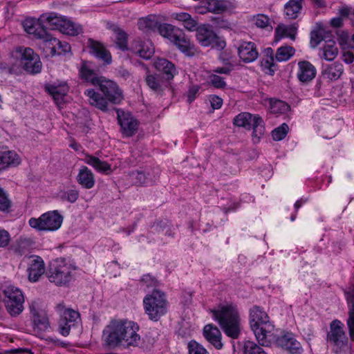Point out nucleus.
<instances>
[{
    "mask_svg": "<svg viewBox=\"0 0 354 354\" xmlns=\"http://www.w3.org/2000/svg\"><path fill=\"white\" fill-rule=\"evenodd\" d=\"M50 327L48 319L45 316L35 315L33 319V331L36 336L40 337Z\"/></svg>",
    "mask_w": 354,
    "mask_h": 354,
    "instance_id": "obj_36",
    "label": "nucleus"
},
{
    "mask_svg": "<svg viewBox=\"0 0 354 354\" xmlns=\"http://www.w3.org/2000/svg\"><path fill=\"white\" fill-rule=\"evenodd\" d=\"M80 74L83 80L90 82L93 86H98L100 81L104 78L103 76H97L96 73L86 64H82L80 71Z\"/></svg>",
    "mask_w": 354,
    "mask_h": 354,
    "instance_id": "obj_33",
    "label": "nucleus"
},
{
    "mask_svg": "<svg viewBox=\"0 0 354 354\" xmlns=\"http://www.w3.org/2000/svg\"><path fill=\"white\" fill-rule=\"evenodd\" d=\"M28 279L36 282L45 272V266L43 259L39 256H35L30 260L28 267Z\"/></svg>",
    "mask_w": 354,
    "mask_h": 354,
    "instance_id": "obj_21",
    "label": "nucleus"
},
{
    "mask_svg": "<svg viewBox=\"0 0 354 354\" xmlns=\"http://www.w3.org/2000/svg\"><path fill=\"white\" fill-rule=\"evenodd\" d=\"M172 17L183 22L184 27L189 30H193L196 28V21L189 13L176 12L172 14Z\"/></svg>",
    "mask_w": 354,
    "mask_h": 354,
    "instance_id": "obj_38",
    "label": "nucleus"
},
{
    "mask_svg": "<svg viewBox=\"0 0 354 354\" xmlns=\"http://www.w3.org/2000/svg\"><path fill=\"white\" fill-rule=\"evenodd\" d=\"M57 309L60 313L58 322V332L66 337L70 334L71 329L80 322V315L78 311L71 308H64L59 305Z\"/></svg>",
    "mask_w": 354,
    "mask_h": 354,
    "instance_id": "obj_13",
    "label": "nucleus"
},
{
    "mask_svg": "<svg viewBox=\"0 0 354 354\" xmlns=\"http://www.w3.org/2000/svg\"><path fill=\"white\" fill-rule=\"evenodd\" d=\"M91 53L97 58L102 59L104 63L109 64L111 62V55L104 46L94 40H89Z\"/></svg>",
    "mask_w": 354,
    "mask_h": 354,
    "instance_id": "obj_30",
    "label": "nucleus"
},
{
    "mask_svg": "<svg viewBox=\"0 0 354 354\" xmlns=\"http://www.w3.org/2000/svg\"><path fill=\"white\" fill-rule=\"evenodd\" d=\"M129 176L133 183L136 185H144L147 179V176L142 171H133L129 173Z\"/></svg>",
    "mask_w": 354,
    "mask_h": 354,
    "instance_id": "obj_51",
    "label": "nucleus"
},
{
    "mask_svg": "<svg viewBox=\"0 0 354 354\" xmlns=\"http://www.w3.org/2000/svg\"><path fill=\"white\" fill-rule=\"evenodd\" d=\"M141 281L143 284L146 285L147 288L156 287L158 285L156 279L149 274L143 275Z\"/></svg>",
    "mask_w": 354,
    "mask_h": 354,
    "instance_id": "obj_56",
    "label": "nucleus"
},
{
    "mask_svg": "<svg viewBox=\"0 0 354 354\" xmlns=\"http://www.w3.org/2000/svg\"><path fill=\"white\" fill-rule=\"evenodd\" d=\"M76 179L83 188L87 189L93 188L95 183L93 173L86 166H82L80 169Z\"/></svg>",
    "mask_w": 354,
    "mask_h": 354,
    "instance_id": "obj_26",
    "label": "nucleus"
},
{
    "mask_svg": "<svg viewBox=\"0 0 354 354\" xmlns=\"http://www.w3.org/2000/svg\"><path fill=\"white\" fill-rule=\"evenodd\" d=\"M198 88H195V87H193L189 90L187 97H188V100L189 102H192V101L194 100V99L196 97V94L198 92Z\"/></svg>",
    "mask_w": 354,
    "mask_h": 354,
    "instance_id": "obj_63",
    "label": "nucleus"
},
{
    "mask_svg": "<svg viewBox=\"0 0 354 354\" xmlns=\"http://www.w3.org/2000/svg\"><path fill=\"white\" fill-rule=\"evenodd\" d=\"M37 39H39V48L46 57L65 55L71 50V46L68 43L61 41L48 33L46 29L41 30L37 33Z\"/></svg>",
    "mask_w": 354,
    "mask_h": 354,
    "instance_id": "obj_8",
    "label": "nucleus"
},
{
    "mask_svg": "<svg viewBox=\"0 0 354 354\" xmlns=\"http://www.w3.org/2000/svg\"><path fill=\"white\" fill-rule=\"evenodd\" d=\"M196 39L204 47L212 46L218 50H223L226 43L218 37L209 24H202L196 28Z\"/></svg>",
    "mask_w": 354,
    "mask_h": 354,
    "instance_id": "obj_11",
    "label": "nucleus"
},
{
    "mask_svg": "<svg viewBox=\"0 0 354 354\" xmlns=\"http://www.w3.org/2000/svg\"><path fill=\"white\" fill-rule=\"evenodd\" d=\"M115 37V44L122 50H127V35L121 29L114 30Z\"/></svg>",
    "mask_w": 354,
    "mask_h": 354,
    "instance_id": "obj_48",
    "label": "nucleus"
},
{
    "mask_svg": "<svg viewBox=\"0 0 354 354\" xmlns=\"http://www.w3.org/2000/svg\"><path fill=\"white\" fill-rule=\"evenodd\" d=\"M243 354H268L263 348L252 341H245L243 347Z\"/></svg>",
    "mask_w": 354,
    "mask_h": 354,
    "instance_id": "obj_45",
    "label": "nucleus"
},
{
    "mask_svg": "<svg viewBox=\"0 0 354 354\" xmlns=\"http://www.w3.org/2000/svg\"><path fill=\"white\" fill-rule=\"evenodd\" d=\"M354 8L343 6L339 10V17L343 18H346L350 17L351 15L353 16Z\"/></svg>",
    "mask_w": 354,
    "mask_h": 354,
    "instance_id": "obj_58",
    "label": "nucleus"
},
{
    "mask_svg": "<svg viewBox=\"0 0 354 354\" xmlns=\"http://www.w3.org/2000/svg\"><path fill=\"white\" fill-rule=\"evenodd\" d=\"M5 305L11 315H17L24 310V296L21 291L14 286H8L4 291Z\"/></svg>",
    "mask_w": 354,
    "mask_h": 354,
    "instance_id": "obj_14",
    "label": "nucleus"
},
{
    "mask_svg": "<svg viewBox=\"0 0 354 354\" xmlns=\"http://www.w3.org/2000/svg\"><path fill=\"white\" fill-rule=\"evenodd\" d=\"M100 90L104 94V97L93 88L84 91L85 95L91 105L104 111L108 109V102L118 104L124 99L122 91L113 81L104 77L98 84Z\"/></svg>",
    "mask_w": 354,
    "mask_h": 354,
    "instance_id": "obj_2",
    "label": "nucleus"
},
{
    "mask_svg": "<svg viewBox=\"0 0 354 354\" xmlns=\"http://www.w3.org/2000/svg\"><path fill=\"white\" fill-rule=\"evenodd\" d=\"M239 58L245 63L252 62L258 57L259 53L254 43L241 41L237 46Z\"/></svg>",
    "mask_w": 354,
    "mask_h": 354,
    "instance_id": "obj_18",
    "label": "nucleus"
},
{
    "mask_svg": "<svg viewBox=\"0 0 354 354\" xmlns=\"http://www.w3.org/2000/svg\"><path fill=\"white\" fill-rule=\"evenodd\" d=\"M342 59L347 64H351L354 61V55L350 51L344 52L342 55Z\"/></svg>",
    "mask_w": 354,
    "mask_h": 354,
    "instance_id": "obj_61",
    "label": "nucleus"
},
{
    "mask_svg": "<svg viewBox=\"0 0 354 354\" xmlns=\"http://www.w3.org/2000/svg\"><path fill=\"white\" fill-rule=\"evenodd\" d=\"M203 335L205 339L216 349L223 348L221 342L222 335L220 330L212 324H207L203 328Z\"/></svg>",
    "mask_w": 354,
    "mask_h": 354,
    "instance_id": "obj_23",
    "label": "nucleus"
},
{
    "mask_svg": "<svg viewBox=\"0 0 354 354\" xmlns=\"http://www.w3.org/2000/svg\"><path fill=\"white\" fill-rule=\"evenodd\" d=\"M155 68L164 73L167 80H171L178 74L175 65L170 61L164 58H158L154 62Z\"/></svg>",
    "mask_w": 354,
    "mask_h": 354,
    "instance_id": "obj_29",
    "label": "nucleus"
},
{
    "mask_svg": "<svg viewBox=\"0 0 354 354\" xmlns=\"http://www.w3.org/2000/svg\"><path fill=\"white\" fill-rule=\"evenodd\" d=\"M270 111L273 113H284L289 111L290 106L281 100H271L270 106Z\"/></svg>",
    "mask_w": 354,
    "mask_h": 354,
    "instance_id": "obj_47",
    "label": "nucleus"
},
{
    "mask_svg": "<svg viewBox=\"0 0 354 354\" xmlns=\"http://www.w3.org/2000/svg\"><path fill=\"white\" fill-rule=\"evenodd\" d=\"M17 57L25 71L32 74L41 72L42 64L39 56L28 47H19L16 49Z\"/></svg>",
    "mask_w": 354,
    "mask_h": 354,
    "instance_id": "obj_12",
    "label": "nucleus"
},
{
    "mask_svg": "<svg viewBox=\"0 0 354 354\" xmlns=\"http://www.w3.org/2000/svg\"><path fill=\"white\" fill-rule=\"evenodd\" d=\"M295 50L290 46L279 47L276 53L275 59L278 62H286L290 59L295 54Z\"/></svg>",
    "mask_w": 354,
    "mask_h": 354,
    "instance_id": "obj_41",
    "label": "nucleus"
},
{
    "mask_svg": "<svg viewBox=\"0 0 354 354\" xmlns=\"http://www.w3.org/2000/svg\"><path fill=\"white\" fill-rule=\"evenodd\" d=\"M317 70L310 62L302 60L297 63V77L302 83L311 82L316 76Z\"/></svg>",
    "mask_w": 354,
    "mask_h": 354,
    "instance_id": "obj_20",
    "label": "nucleus"
},
{
    "mask_svg": "<svg viewBox=\"0 0 354 354\" xmlns=\"http://www.w3.org/2000/svg\"><path fill=\"white\" fill-rule=\"evenodd\" d=\"M139 29L148 31L154 29L157 26V21L151 17L140 19L138 23Z\"/></svg>",
    "mask_w": 354,
    "mask_h": 354,
    "instance_id": "obj_50",
    "label": "nucleus"
},
{
    "mask_svg": "<svg viewBox=\"0 0 354 354\" xmlns=\"http://www.w3.org/2000/svg\"><path fill=\"white\" fill-rule=\"evenodd\" d=\"M261 67L269 75H273L275 70L274 58L273 50L271 48H267L264 51V57L261 60Z\"/></svg>",
    "mask_w": 354,
    "mask_h": 354,
    "instance_id": "obj_34",
    "label": "nucleus"
},
{
    "mask_svg": "<svg viewBox=\"0 0 354 354\" xmlns=\"http://www.w3.org/2000/svg\"><path fill=\"white\" fill-rule=\"evenodd\" d=\"M11 205L10 199L3 189L0 186V210L8 211Z\"/></svg>",
    "mask_w": 354,
    "mask_h": 354,
    "instance_id": "obj_53",
    "label": "nucleus"
},
{
    "mask_svg": "<svg viewBox=\"0 0 354 354\" xmlns=\"http://www.w3.org/2000/svg\"><path fill=\"white\" fill-rule=\"evenodd\" d=\"M342 24L343 20L340 17H334L330 21L331 26L335 28L341 27L342 26Z\"/></svg>",
    "mask_w": 354,
    "mask_h": 354,
    "instance_id": "obj_62",
    "label": "nucleus"
},
{
    "mask_svg": "<svg viewBox=\"0 0 354 354\" xmlns=\"http://www.w3.org/2000/svg\"><path fill=\"white\" fill-rule=\"evenodd\" d=\"M303 8V0H289L284 6L286 17L290 19H295L301 15Z\"/></svg>",
    "mask_w": 354,
    "mask_h": 354,
    "instance_id": "obj_32",
    "label": "nucleus"
},
{
    "mask_svg": "<svg viewBox=\"0 0 354 354\" xmlns=\"http://www.w3.org/2000/svg\"><path fill=\"white\" fill-rule=\"evenodd\" d=\"M209 102L214 109H220L223 104V100L217 95H211L209 97Z\"/></svg>",
    "mask_w": 354,
    "mask_h": 354,
    "instance_id": "obj_57",
    "label": "nucleus"
},
{
    "mask_svg": "<svg viewBox=\"0 0 354 354\" xmlns=\"http://www.w3.org/2000/svg\"><path fill=\"white\" fill-rule=\"evenodd\" d=\"M158 29L161 36L168 39L170 41L174 38L173 35H176V31H178L179 30V28H177L175 26L168 24L159 25Z\"/></svg>",
    "mask_w": 354,
    "mask_h": 354,
    "instance_id": "obj_46",
    "label": "nucleus"
},
{
    "mask_svg": "<svg viewBox=\"0 0 354 354\" xmlns=\"http://www.w3.org/2000/svg\"><path fill=\"white\" fill-rule=\"evenodd\" d=\"M145 81L149 88L157 94H160L163 91V80L157 75L149 74L146 76Z\"/></svg>",
    "mask_w": 354,
    "mask_h": 354,
    "instance_id": "obj_37",
    "label": "nucleus"
},
{
    "mask_svg": "<svg viewBox=\"0 0 354 354\" xmlns=\"http://www.w3.org/2000/svg\"><path fill=\"white\" fill-rule=\"evenodd\" d=\"M76 266L63 258L51 261L47 277L51 283L57 286H65L73 279Z\"/></svg>",
    "mask_w": 354,
    "mask_h": 354,
    "instance_id": "obj_5",
    "label": "nucleus"
},
{
    "mask_svg": "<svg viewBox=\"0 0 354 354\" xmlns=\"http://www.w3.org/2000/svg\"><path fill=\"white\" fill-rule=\"evenodd\" d=\"M118 122L122 133L127 136H132L138 129V121L129 113L118 111Z\"/></svg>",
    "mask_w": 354,
    "mask_h": 354,
    "instance_id": "obj_17",
    "label": "nucleus"
},
{
    "mask_svg": "<svg viewBox=\"0 0 354 354\" xmlns=\"http://www.w3.org/2000/svg\"><path fill=\"white\" fill-rule=\"evenodd\" d=\"M174 38L171 41L183 53L187 56L192 57L195 54V48L194 44L182 30L179 29L176 31V35H173Z\"/></svg>",
    "mask_w": 354,
    "mask_h": 354,
    "instance_id": "obj_16",
    "label": "nucleus"
},
{
    "mask_svg": "<svg viewBox=\"0 0 354 354\" xmlns=\"http://www.w3.org/2000/svg\"><path fill=\"white\" fill-rule=\"evenodd\" d=\"M289 131V127L287 124L283 123L279 127L274 129L272 131V136L274 140L279 141L285 138L288 132Z\"/></svg>",
    "mask_w": 354,
    "mask_h": 354,
    "instance_id": "obj_49",
    "label": "nucleus"
},
{
    "mask_svg": "<svg viewBox=\"0 0 354 354\" xmlns=\"http://www.w3.org/2000/svg\"><path fill=\"white\" fill-rule=\"evenodd\" d=\"M187 347L189 354H209L207 351L195 340L190 341Z\"/></svg>",
    "mask_w": 354,
    "mask_h": 354,
    "instance_id": "obj_52",
    "label": "nucleus"
},
{
    "mask_svg": "<svg viewBox=\"0 0 354 354\" xmlns=\"http://www.w3.org/2000/svg\"><path fill=\"white\" fill-rule=\"evenodd\" d=\"M344 72L343 65L339 62L330 64H323L322 74L324 78L330 80H338Z\"/></svg>",
    "mask_w": 354,
    "mask_h": 354,
    "instance_id": "obj_27",
    "label": "nucleus"
},
{
    "mask_svg": "<svg viewBox=\"0 0 354 354\" xmlns=\"http://www.w3.org/2000/svg\"><path fill=\"white\" fill-rule=\"evenodd\" d=\"M211 312L226 335L232 339L239 337L241 333V316L236 304H222Z\"/></svg>",
    "mask_w": 354,
    "mask_h": 354,
    "instance_id": "obj_3",
    "label": "nucleus"
},
{
    "mask_svg": "<svg viewBox=\"0 0 354 354\" xmlns=\"http://www.w3.org/2000/svg\"><path fill=\"white\" fill-rule=\"evenodd\" d=\"M46 89L52 95L55 102L60 104L63 102L69 88L66 83L62 82L59 84H50L46 87Z\"/></svg>",
    "mask_w": 354,
    "mask_h": 354,
    "instance_id": "obj_28",
    "label": "nucleus"
},
{
    "mask_svg": "<svg viewBox=\"0 0 354 354\" xmlns=\"http://www.w3.org/2000/svg\"><path fill=\"white\" fill-rule=\"evenodd\" d=\"M277 343L279 346L286 350L290 354H299L302 351L300 343L290 333L279 337Z\"/></svg>",
    "mask_w": 354,
    "mask_h": 354,
    "instance_id": "obj_22",
    "label": "nucleus"
},
{
    "mask_svg": "<svg viewBox=\"0 0 354 354\" xmlns=\"http://www.w3.org/2000/svg\"><path fill=\"white\" fill-rule=\"evenodd\" d=\"M233 123L237 127H244L247 129H252V136L254 143H258L261 137L264 134L263 121L257 115H252L247 112L241 113L234 118Z\"/></svg>",
    "mask_w": 354,
    "mask_h": 354,
    "instance_id": "obj_10",
    "label": "nucleus"
},
{
    "mask_svg": "<svg viewBox=\"0 0 354 354\" xmlns=\"http://www.w3.org/2000/svg\"><path fill=\"white\" fill-rule=\"evenodd\" d=\"M297 33V28L293 25L280 24L275 29V37L279 40L284 37H288L294 40Z\"/></svg>",
    "mask_w": 354,
    "mask_h": 354,
    "instance_id": "obj_35",
    "label": "nucleus"
},
{
    "mask_svg": "<svg viewBox=\"0 0 354 354\" xmlns=\"http://www.w3.org/2000/svg\"><path fill=\"white\" fill-rule=\"evenodd\" d=\"M64 217L57 210L48 211L39 218H30L29 225L37 231L54 232L59 229Z\"/></svg>",
    "mask_w": 354,
    "mask_h": 354,
    "instance_id": "obj_9",
    "label": "nucleus"
},
{
    "mask_svg": "<svg viewBox=\"0 0 354 354\" xmlns=\"http://www.w3.org/2000/svg\"><path fill=\"white\" fill-rule=\"evenodd\" d=\"M57 197L62 201L74 203L79 198V192L76 189L61 190L58 192Z\"/></svg>",
    "mask_w": 354,
    "mask_h": 354,
    "instance_id": "obj_44",
    "label": "nucleus"
},
{
    "mask_svg": "<svg viewBox=\"0 0 354 354\" xmlns=\"http://www.w3.org/2000/svg\"><path fill=\"white\" fill-rule=\"evenodd\" d=\"M131 50L140 57L149 59L154 53V47L149 40L136 39L131 44Z\"/></svg>",
    "mask_w": 354,
    "mask_h": 354,
    "instance_id": "obj_19",
    "label": "nucleus"
},
{
    "mask_svg": "<svg viewBox=\"0 0 354 354\" xmlns=\"http://www.w3.org/2000/svg\"><path fill=\"white\" fill-rule=\"evenodd\" d=\"M322 41L321 37L319 35L318 32L316 31H313L311 32L310 36V44L313 47L317 46L319 44H320Z\"/></svg>",
    "mask_w": 354,
    "mask_h": 354,
    "instance_id": "obj_60",
    "label": "nucleus"
},
{
    "mask_svg": "<svg viewBox=\"0 0 354 354\" xmlns=\"http://www.w3.org/2000/svg\"><path fill=\"white\" fill-rule=\"evenodd\" d=\"M232 70L233 66L231 64H229L222 67H217L214 70V71L220 74H229Z\"/></svg>",
    "mask_w": 354,
    "mask_h": 354,
    "instance_id": "obj_59",
    "label": "nucleus"
},
{
    "mask_svg": "<svg viewBox=\"0 0 354 354\" xmlns=\"http://www.w3.org/2000/svg\"><path fill=\"white\" fill-rule=\"evenodd\" d=\"M206 10L210 12L220 14L227 10V5L224 0H207Z\"/></svg>",
    "mask_w": 354,
    "mask_h": 354,
    "instance_id": "obj_40",
    "label": "nucleus"
},
{
    "mask_svg": "<svg viewBox=\"0 0 354 354\" xmlns=\"http://www.w3.org/2000/svg\"><path fill=\"white\" fill-rule=\"evenodd\" d=\"M338 54V49L333 40H328L319 48L318 53L321 59L333 61Z\"/></svg>",
    "mask_w": 354,
    "mask_h": 354,
    "instance_id": "obj_31",
    "label": "nucleus"
},
{
    "mask_svg": "<svg viewBox=\"0 0 354 354\" xmlns=\"http://www.w3.org/2000/svg\"><path fill=\"white\" fill-rule=\"evenodd\" d=\"M250 326L259 344L263 346L269 345L268 339L272 335L274 326L264 309L259 306H252L249 311Z\"/></svg>",
    "mask_w": 354,
    "mask_h": 354,
    "instance_id": "obj_4",
    "label": "nucleus"
},
{
    "mask_svg": "<svg viewBox=\"0 0 354 354\" xmlns=\"http://www.w3.org/2000/svg\"><path fill=\"white\" fill-rule=\"evenodd\" d=\"M143 307L149 319L157 322L167 311V301L165 294L158 290H153L143 299Z\"/></svg>",
    "mask_w": 354,
    "mask_h": 354,
    "instance_id": "obj_7",
    "label": "nucleus"
},
{
    "mask_svg": "<svg viewBox=\"0 0 354 354\" xmlns=\"http://www.w3.org/2000/svg\"><path fill=\"white\" fill-rule=\"evenodd\" d=\"M344 324L339 320H334L330 323L328 340L337 346H342L347 342V337L343 329Z\"/></svg>",
    "mask_w": 354,
    "mask_h": 354,
    "instance_id": "obj_15",
    "label": "nucleus"
},
{
    "mask_svg": "<svg viewBox=\"0 0 354 354\" xmlns=\"http://www.w3.org/2000/svg\"><path fill=\"white\" fill-rule=\"evenodd\" d=\"M10 242V235L9 232L4 229H0V248L7 247Z\"/></svg>",
    "mask_w": 354,
    "mask_h": 354,
    "instance_id": "obj_55",
    "label": "nucleus"
},
{
    "mask_svg": "<svg viewBox=\"0 0 354 354\" xmlns=\"http://www.w3.org/2000/svg\"><path fill=\"white\" fill-rule=\"evenodd\" d=\"M38 22L41 24L39 20L36 21L34 19H26L23 22L25 31L30 35H33L36 38L41 30H45L43 27L39 26Z\"/></svg>",
    "mask_w": 354,
    "mask_h": 354,
    "instance_id": "obj_43",
    "label": "nucleus"
},
{
    "mask_svg": "<svg viewBox=\"0 0 354 354\" xmlns=\"http://www.w3.org/2000/svg\"><path fill=\"white\" fill-rule=\"evenodd\" d=\"M21 162V158L15 151H0V171L10 167H16Z\"/></svg>",
    "mask_w": 354,
    "mask_h": 354,
    "instance_id": "obj_25",
    "label": "nucleus"
},
{
    "mask_svg": "<svg viewBox=\"0 0 354 354\" xmlns=\"http://www.w3.org/2000/svg\"><path fill=\"white\" fill-rule=\"evenodd\" d=\"M41 23L46 24L53 29L58 30L60 32L76 36L82 32V26L74 22L71 18L61 15L55 12L41 14L39 17Z\"/></svg>",
    "mask_w": 354,
    "mask_h": 354,
    "instance_id": "obj_6",
    "label": "nucleus"
},
{
    "mask_svg": "<svg viewBox=\"0 0 354 354\" xmlns=\"http://www.w3.org/2000/svg\"><path fill=\"white\" fill-rule=\"evenodd\" d=\"M348 304H351L349 308L348 318L347 319V326L349 330V335L351 339H354V289L347 297Z\"/></svg>",
    "mask_w": 354,
    "mask_h": 354,
    "instance_id": "obj_39",
    "label": "nucleus"
},
{
    "mask_svg": "<svg viewBox=\"0 0 354 354\" xmlns=\"http://www.w3.org/2000/svg\"><path fill=\"white\" fill-rule=\"evenodd\" d=\"M139 329V325L135 322L115 319L111 321L104 328L102 337L106 344L111 348L136 347L140 343Z\"/></svg>",
    "mask_w": 354,
    "mask_h": 354,
    "instance_id": "obj_1",
    "label": "nucleus"
},
{
    "mask_svg": "<svg viewBox=\"0 0 354 354\" xmlns=\"http://www.w3.org/2000/svg\"><path fill=\"white\" fill-rule=\"evenodd\" d=\"M83 160L99 173L109 174L112 172L111 165L96 156L85 153Z\"/></svg>",
    "mask_w": 354,
    "mask_h": 354,
    "instance_id": "obj_24",
    "label": "nucleus"
},
{
    "mask_svg": "<svg viewBox=\"0 0 354 354\" xmlns=\"http://www.w3.org/2000/svg\"><path fill=\"white\" fill-rule=\"evenodd\" d=\"M47 340L50 342H52L54 345H56V346H61L62 347H66V344H65L64 342H62L60 339H57V338H55V337H49Z\"/></svg>",
    "mask_w": 354,
    "mask_h": 354,
    "instance_id": "obj_64",
    "label": "nucleus"
},
{
    "mask_svg": "<svg viewBox=\"0 0 354 354\" xmlns=\"http://www.w3.org/2000/svg\"><path fill=\"white\" fill-rule=\"evenodd\" d=\"M252 23L257 27L268 30L272 29L270 19L266 15L257 14L252 18Z\"/></svg>",
    "mask_w": 354,
    "mask_h": 354,
    "instance_id": "obj_42",
    "label": "nucleus"
},
{
    "mask_svg": "<svg viewBox=\"0 0 354 354\" xmlns=\"http://www.w3.org/2000/svg\"><path fill=\"white\" fill-rule=\"evenodd\" d=\"M209 82L217 88H222L226 86L224 79L216 75H212L209 76Z\"/></svg>",
    "mask_w": 354,
    "mask_h": 354,
    "instance_id": "obj_54",
    "label": "nucleus"
}]
</instances>
